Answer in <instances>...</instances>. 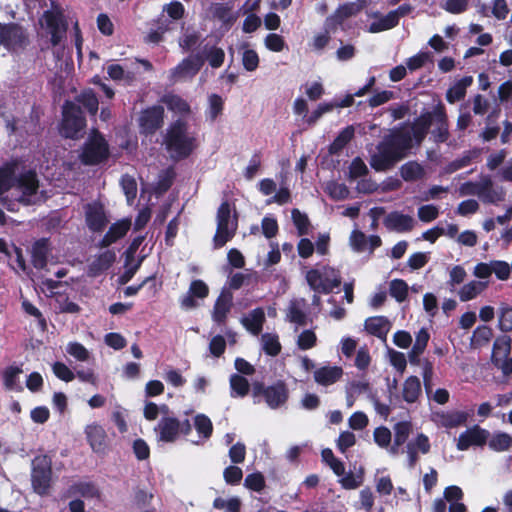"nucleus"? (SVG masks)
<instances>
[{
  "instance_id": "obj_1",
  "label": "nucleus",
  "mask_w": 512,
  "mask_h": 512,
  "mask_svg": "<svg viewBox=\"0 0 512 512\" xmlns=\"http://www.w3.org/2000/svg\"><path fill=\"white\" fill-rule=\"evenodd\" d=\"M18 170L17 162H10L0 168V195L12 189L13 200L7 197L2 198V204L9 211H15L17 203L29 205L33 203L32 197L35 196L38 189V181L34 172H27L16 179L15 175Z\"/></svg>"
},
{
  "instance_id": "obj_2",
  "label": "nucleus",
  "mask_w": 512,
  "mask_h": 512,
  "mask_svg": "<svg viewBox=\"0 0 512 512\" xmlns=\"http://www.w3.org/2000/svg\"><path fill=\"white\" fill-rule=\"evenodd\" d=\"M411 147V131L394 130L378 145V152L371 157L370 164L377 171H385L403 159Z\"/></svg>"
},
{
  "instance_id": "obj_3",
  "label": "nucleus",
  "mask_w": 512,
  "mask_h": 512,
  "mask_svg": "<svg viewBox=\"0 0 512 512\" xmlns=\"http://www.w3.org/2000/svg\"><path fill=\"white\" fill-rule=\"evenodd\" d=\"M163 145L172 159H184L196 148V134L187 122L179 119L167 128Z\"/></svg>"
},
{
  "instance_id": "obj_4",
  "label": "nucleus",
  "mask_w": 512,
  "mask_h": 512,
  "mask_svg": "<svg viewBox=\"0 0 512 512\" xmlns=\"http://www.w3.org/2000/svg\"><path fill=\"white\" fill-rule=\"evenodd\" d=\"M237 216L233 213L231 205L225 201L217 211V230L214 236V245L216 248L224 246L230 241L237 230Z\"/></svg>"
},
{
  "instance_id": "obj_5",
  "label": "nucleus",
  "mask_w": 512,
  "mask_h": 512,
  "mask_svg": "<svg viewBox=\"0 0 512 512\" xmlns=\"http://www.w3.org/2000/svg\"><path fill=\"white\" fill-rule=\"evenodd\" d=\"M306 281L315 292L328 294L341 284V277L334 268L322 266L307 271Z\"/></svg>"
},
{
  "instance_id": "obj_6",
  "label": "nucleus",
  "mask_w": 512,
  "mask_h": 512,
  "mask_svg": "<svg viewBox=\"0 0 512 512\" xmlns=\"http://www.w3.org/2000/svg\"><path fill=\"white\" fill-rule=\"evenodd\" d=\"M51 6L52 9L45 11L42 19L44 20L48 32L51 36V44L54 47V54L59 59L60 54L64 51V49L60 47L59 44L66 35L67 24L64 20V15L58 5L52 1Z\"/></svg>"
},
{
  "instance_id": "obj_7",
  "label": "nucleus",
  "mask_w": 512,
  "mask_h": 512,
  "mask_svg": "<svg viewBox=\"0 0 512 512\" xmlns=\"http://www.w3.org/2000/svg\"><path fill=\"white\" fill-rule=\"evenodd\" d=\"M86 123L81 109L72 102H67L63 108V121L60 132L66 138L76 139L82 135Z\"/></svg>"
},
{
  "instance_id": "obj_8",
  "label": "nucleus",
  "mask_w": 512,
  "mask_h": 512,
  "mask_svg": "<svg viewBox=\"0 0 512 512\" xmlns=\"http://www.w3.org/2000/svg\"><path fill=\"white\" fill-rule=\"evenodd\" d=\"M51 464V459L46 455H39L32 461V486L39 495H45L49 491L52 475Z\"/></svg>"
},
{
  "instance_id": "obj_9",
  "label": "nucleus",
  "mask_w": 512,
  "mask_h": 512,
  "mask_svg": "<svg viewBox=\"0 0 512 512\" xmlns=\"http://www.w3.org/2000/svg\"><path fill=\"white\" fill-rule=\"evenodd\" d=\"M109 148L105 139L97 131H93L84 144L80 158L84 164L94 165L106 160Z\"/></svg>"
},
{
  "instance_id": "obj_10",
  "label": "nucleus",
  "mask_w": 512,
  "mask_h": 512,
  "mask_svg": "<svg viewBox=\"0 0 512 512\" xmlns=\"http://www.w3.org/2000/svg\"><path fill=\"white\" fill-rule=\"evenodd\" d=\"M190 430L191 425L188 420L180 422L177 418L172 416L171 412L162 417L155 427L158 439L163 442H173L180 433L188 434Z\"/></svg>"
},
{
  "instance_id": "obj_11",
  "label": "nucleus",
  "mask_w": 512,
  "mask_h": 512,
  "mask_svg": "<svg viewBox=\"0 0 512 512\" xmlns=\"http://www.w3.org/2000/svg\"><path fill=\"white\" fill-rule=\"evenodd\" d=\"M252 392L255 398L259 395H263L265 402L271 409L282 406L288 398V390L282 382H278L269 387H264L261 382H255L252 385Z\"/></svg>"
},
{
  "instance_id": "obj_12",
  "label": "nucleus",
  "mask_w": 512,
  "mask_h": 512,
  "mask_svg": "<svg viewBox=\"0 0 512 512\" xmlns=\"http://www.w3.org/2000/svg\"><path fill=\"white\" fill-rule=\"evenodd\" d=\"M511 351V339L507 335L498 337L493 345L492 361L503 374L512 373V358L509 357Z\"/></svg>"
},
{
  "instance_id": "obj_13",
  "label": "nucleus",
  "mask_w": 512,
  "mask_h": 512,
  "mask_svg": "<svg viewBox=\"0 0 512 512\" xmlns=\"http://www.w3.org/2000/svg\"><path fill=\"white\" fill-rule=\"evenodd\" d=\"M489 436L488 430L481 428L479 425H474L460 433L456 447L459 451H466L471 446H484Z\"/></svg>"
},
{
  "instance_id": "obj_14",
  "label": "nucleus",
  "mask_w": 512,
  "mask_h": 512,
  "mask_svg": "<svg viewBox=\"0 0 512 512\" xmlns=\"http://www.w3.org/2000/svg\"><path fill=\"white\" fill-rule=\"evenodd\" d=\"M203 65V59L199 56H190L170 71L172 82L191 79Z\"/></svg>"
},
{
  "instance_id": "obj_15",
  "label": "nucleus",
  "mask_w": 512,
  "mask_h": 512,
  "mask_svg": "<svg viewBox=\"0 0 512 512\" xmlns=\"http://www.w3.org/2000/svg\"><path fill=\"white\" fill-rule=\"evenodd\" d=\"M468 413L464 411H435L431 420L438 426L446 429H453L464 425L468 419Z\"/></svg>"
},
{
  "instance_id": "obj_16",
  "label": "nucleus",
  "mask_w": 512,
  "mask_h": 512,
  "mask_svg": "<svg viewBox=\"0 0 512 512\" xmlns=\"http://www.w3.org/2000/svg\"><path fill=\"white\" fill-rule=\"evenodd\" d=\"M164 120L162 106H153L144 110L139 118L140 128L144 133L151 134L159 129Z\"/></svg>"
},
{
  "instance_id": "obj_17",
  "label": "nucleus",
  "mask_w": 512,
  "mask_h": 512,
  "mask_svg": "<svg viewBox=\"0 0 512 512\" xmlns=\"http://www.w3.org/2000/svg\"><path fill=\"white\" fill-rule=\"evenodd\" d=\"M209 294V287L207 284L200 280H193L189 286L188 292L180 299L181 308L184 310H191L198 306L195 298L204 299Z\"/></svg>"
},
{
  "instance_id": "obj_18",
  "label": "nucleus",
  "mask_w": 512,
  "mask_h": 512,
  "mask_svg": "<svg viewBox=\"0 0 512 512\" xmlns=\"http://www.w3.org/2000/svg\"><path fill=\"white\" fill-rule=\"evenodd\" d=\"M430 447L429 438L423 433L417 434L415 438L408 441L406 453L409 467H414L418 461L419 453L427 454L430 451Z\"/></svg>"
},
{
  "instance_id": "obj_19",
  "label": "nucleus",
  "mask_w": 512,
  "mask_h": 512,
  "mask_svg": "<svg viewBox=\"0 0 512 512\" xmlns=\"http://www.w3.org/2000/svg\"><path fill=\"white\" fill-rule=\"evenodd\" d=\"M364 5L360 1L348 2L339 6L335 13L329 16L325 21V27L334 28L336 25L341 24L345 19L358 14Z\"/></svg>"
},
{
  "instance_id": "obj_20",
  "label": "nucleus",
  "mask_w": 512,
  "mask_h": 512,
  "mask_svg": "<svg viewBox=\"0 0 512 512\" xmlns=\"http://www.w3.org/2000/svg\"><path fill=\"white\" fill-rule=\"evenodd\" d=\"M85 434L91 449L95 453H105L107 448V435L101 425L95 423L87 425Z\"/></svg>"
},
{
  "instance_id": "obj_21",
  "label": "nucleus",
  "mask_w": 512,
  "mask_h": 512,
  "mask_svg": "<svg viewBox=\"0 0 512 512\" xmlns=\"http://www.w3.org/2000/svg\"><path fill=\"white\" fill-rule=\"evenodd\" d=\"M24 42V33L22 29L15 25L0 24V44L8 49H15Z\"/></svg>"
},
{
  "instance_id": "obj_22",
  "label": "nucleus",
  "mask_w": 512,
  "mask_h": 512,
  "mask_svg": "<svg viewBox=\"0 0 512 512\" xmlns=\"http://www.w3.org/2000/svg\"><path fill=\"white\" fill-rule=\"evenodd\" d=\"M307 303L304 298L292 299L286 308V320L297 326H304L308 323L306 313Z\"/></svg>"
},
{
  "instance_id": "obj_23",
  "label": "nucleus",
  "mask_w": 512,
  "mask_h": 512,
  "mask_svg": "<svg viewBox=\"0 0 512 512\" xmlns=\"http://www.w3.org/2000/svg\"><path fill=\"white\" fill-rule=\"evenodd\" d=\"M414 219L410 215L398 211L389 213L384 219V225L388 230L399 233L408 232L414 227Z\"/></svg>"
},
{
  "instance_id": "obj_24",
  "label": "nucleus",
  "mask_w": 512,
  "mask_h": 512,
  "mask_svg": "<svg viewBox=\"0 0 512 512\" xmlns=\"http://www.w3.org/2000/svg\"><path fill=\"white\" fill-rule=\"evenodd\" d=\"M233 296L228 290H223L215 301L212 319L218 324L225 322L232 307Z\"/></svg>"
},
{
  "instance_id": "obj_25",
  "label": "nucleus",
  "mask_w": 512,
  "mask_h": 512,
  "mask_svg": "<svg viewBox=\"0 0 512 512\" xmlns=\"http://www.w3.org/2000/svg\"><path fill=\"white\" fill-rule=\"evenodd\" d=\"M85 214L86 223L92 231H101L108 223L104 209L100 204H88L86 206Z\"/></svg>"
},
{
  "instance_id": "obj_26",
  "label": "nucleus",
  "mask_w": 512,
  "mask_h": 512,
  "mask_svg": "<svg viewBox=\"0 0 512 512\" xmlns=\"http://www.w3.org/2000/svg\"><path fill=\"white\" fill-rule=\"evenodd\" d=\"M391 326V321L384 316L370 317L365 321L366 331L384 342H386L387 334L389 333Z\"/></svg>"
},
{
  "instance_id": "obj_27",
  "label": "nucleus",
  "mask_w": 512,
  "mask_h": 512,
  "mask_svg": "<svg viewBox=\"0 0 512 512\" xmlns=\"http://www.w3.org/2000/svg\"><path fill=\"white\" fill-rule=\"evenodd\" d=\"M343 375V370L338 366H323L314 371V380L322 386L336 383Z\"/></svg>"
},
{
  "instance_id": "obj_28",
  "label": "nucleus",
  "mask_w": 512,
  "mask_h": 512,
  "mask_svg": "<svg viewBox=\"0 0 512 512\" xmlns=\"http://www.w3.org/2000/svg\"><path fill=\"white\" fill-rule=\"evenodd\" d=\"M115 259L116 254L113 251H104L90 262L88 266V275L92 277L100 275L102 272L109 269Z\"/></svg>"
},
{
  "instance_id": "obj_29",
  "label": "nucleus",
  "mask_w": 512,
  "mask_h": 512,
  "mask_svg": "<svg viewBox=\"0 0 512 512\" xmlns=\"http://www.w3.org/2000/svg\"><path fill=\"white\" fill-rule=\"evenodd\" d=\"M412 426L409 422L403 421L394 426V443L390 446L388 452L392 456L400 453V447L408 440Z\"/></svg>"
},
{
  "instance_id": "obj_30",
  "label": "nucleus",
  "mask_w": 512,
  "mask_h": 512,
  "mask_svg": "<svg viewBox=\"0 0 512 512\" xmlns=\"http://www.w3.org/2000/svg\"><path fill=\"white\" fill-rule=\"evenodd\" d=\"M480 192L479 198L485 203L496 204L503 201L505 198L504 190L502 188L495 189L490 177L482 178V187Z\"/></svg>"
},
{
  "instance_id": "obj_31",
  "label": "nucleus",
  "mask_w": 512,
  "mask_h": 512,
  "mask_svg": "<svg viewBox=\"0 0 512 512\" xmlns=\"http://www.w3.org/2000/svg\"><path fill=\"white\" fill-rule=\"evenodd\" d=\"M265 322V312L263 308H256L250 311L241 319L243 326L253 335H258Z\"/></svg>"
},
{
  "instance_id": "obj_32",
  "label": "nucleus",
  "mask_w": 512,
  "mask_h": 512,
  "mask_svg": "<svg viewBox=\"0 0 512 512\" xmlns=\"http://www.w3.org/2000/svg\"><path fill=\"white\" fill-rule=\"evenodd\" d=\"M488 287L487 281L472 280L464 284L457 292V295L462 302H467L475 299Z\"/></svg>"
},
{
  "instance_id": "obj_33",
  "label": "nucleus",
  "mask_w": 512,
  "mask_h": 512,
  "mask_svg": "<svg viewBox=\"0 0 512 512\" xmlns=\"http://www.w3.org/2000/svg\"><path fill=\"white\" fill-rule=\"evenodd\" d=\"M473 83L472 76H465L453 83L446 93V100L453 104L462 100L466 95V90Z\"/></svg>"
},
{
  "instance_id": "obj_34",
  "label": "nucleus",
  "mask_w": 512,
  "mask_h": 512,
  "mask_svg": "<svg viewBox=\"0 0 512 512\" xmlns=\"http://www.w3.org/2000/svg\"><path fill=\"white\" fill-rule=\"evenodd\" d=\"M130 224L131 223L129 220H121L114 223L101 240V246L107 247L114 243L115 241H117L118 239L125 236L128 230L130 229Z\"/></svg>"
},
{
  "instance_id": "obj_35",
  "label": "nucleus",
  "mask_w": 512,
  "mask_h": 512,
  "mask_svg": "<svg viewBox=\"0 0 512 512\" xmlns=\"http://www.w3.org/2000/svg\"><path fill=\"white\" fill-rule=\"evenodd\" d=\"M210 12L214 19L219 20L227 27H230L237 20V15L227 4L214 3L210 7Z\"/></svg>"
},
{
  "instance_id": "obj_36",
  "label": "nucleus",
  "mask_w": 512,
  "mask_h": 512,
  "mask_svg": "<svg viewBox=\"0 0 512 512\" xmlns=\"http://www.w3.org/2000/svg\"><path fill=\"white\" fill-rule=\"evenodd\" d=\"M23 372L20 366H9L2 374L3 383L6 389L11 391H22L23 387L20 384L19 376Z\"/></svg>"
},
{
  "instance_id": "obj_37",
  "label": "nucleus",
  "mask_w": 512,
  "mask_h": 512,
  "mask_svg": "<svg viewBox=\"0 0 512 512\" xmlns=\"http://www.w3.org/2000/svg\"><path fill=\"white\" fill-rule=\"evenodd\" d=\"M162 102L167 106V108L178 114L180 116H186L190 114L191 109L187 101L182 99L178 95L168 94L162 98Z\"/></svg>"
},
{
  "instance_id": "obj_38",
  "label": "nucleus",
  "mask_w": 512,
  "mask_h": 512,
  "mask_svg": "<svg viewBox=\"0 0 512 512\" xmlns=\"http://www.w3.org/2000/svg\"><path fill=\"white\" fill-rule=\"evenodd\" d=\"M488 446L495 452H505L512 447V436L506 432H495L489 436Z\"/></svg>"
},
{
  "instance_id": "obj_39",
  "label": "nucleus",
  "mask_w": 512,
  "mask_h": 512,
  "mask_svg": "<svg viewBox=\"0 0 512 512\" xmlns=\"http://www.w3.org/2000/svg\"><path fill=\"white\" fill-rule=\"evenodd\" d=\"M425 170L419 163L409 161L400 167V175L407 182L417 181L423 178Z\"/></svg>"
},
{
  "instance_id": "obj_40",
  "label": "nucleus",
  "mask_w": 512,
  "mask_h": 512,
  "mask_svg": "<svg viewBox=\"0 0 512 512\" xmlns=\"http://www.w3.org/2000/svg\"><path fill=\"white\" fill-rule=\"evenodd\" d=\"M48 244L45 239L37 241L32 248V263L35 268L43 269L47 264Z\"/></svg>"
},
{
  "instance_id": "obj_41",
  "label": "nucleus",
  "mask_w": 512,
  "mask_h": 512,
  "mask_svg": "<svg viewBox=\"0 0 512 512\" xmlns=\"http://www.w3.org/2000/svg\"><path fill=\"white\" fill-rule=\"evenodd\" d=\"M421 393V383L416 376L408 377L403 384V398L408 403H413L417 400Z\"/></svg>"
},
{
  "instance_id": "obj_42",
  "label": "nucleus",
  "mask_w": 512,
  "mask_h": 512,
  "mask_svg": "<svg viewBox=\"0 0 512 512\" xmlns=\"http://www.w3.org/2000/svg\"><path fill=\"white\" fill-rule=\"evenodd\" d=\"M262 350L269 356H277L281 352V344L276 333H264L261 338Z\"/></svg>"
},
{
  "instance_id": "obj_43",
  "label": "nucleus",
  "mask_w": 512,
  "mask_h": 512,
  "mask_svg": "<svg viewBox=\"0 0 512 512\" xmlns=\"http://www.w3.org/2000/svg\"><path fill=\"white\" fill-rule=\"evenodd\" d=\"M230 388H231V397H244L248 394L249 391V383L247 379L239 374H232L230 376Z\"/></svg>"
},
{
  "instance_id": "obj_44",
  "label": "nucleus",
  "mask_w": 512,
  "mask_h": 512,
  "mask_svg": "<svg viewBox=\"0 0 512 512\" xmlns=\"http://www.w3.org/2000/svg\"><path fill=\"white\" fill-rule=\"evenodd\" d=\"M354 136V128L353 126H348L344 128L339 135L335 138V140L331 143L329 147V152L331 154H336L341 151L353 138Z\"/></svg>"
},
{
  "instance_id": "obj_45",
  "label": "nucleus",
  "mask_w": 512,
  "mask_h": 512,
  "mask_svg": "<svg viewBox=\"0 0 512 512\" xmlns=\"http://www.w3.org/2000/svg\"><path fill=\"white\" fill-rule=\"evenodd\" d=\"M398 19L393 11H390L386 16L382 17L376 22H373L369 27V32L377 33L380 31L388 30L398 24Z\"/></svg>"
},
{
  "instance_id": "obj_46",
  "label": "nucleus",
  "mask_w": 512,
  "mask_h": 512,
  "mask_svg": "<svg viewBox=\"0 0 512 512\" xmlns=\"http://www.w3.org/2000/svg\"><path fill=\"white\" fill-rule=\"evenodd\" d=\"M408 290L407 283L402 279H394L389 284V293L397 302L406 300Z\"/></svg>"
},
{
  "instance_id": "obj_47",
  "label": "nucleus",
  "mask_w": 512,
  "mask_h": 512,
  "mask_svg": "<svg viewBox=\"0 0 512 512\" xmlns=\"http://www.w3.org/2000/svg\"><path fill=\"white\" fill-rule=\"evenodd\" d=\"M242 64L246 71L253 72L259 66V56L257 52L250 49L247 45L242 47Z\"/></svg>"
},
{
  "instance_id": "obj_48",
  "label": "nucleus",
  "mask_w": 512,
  "mask_h": 512,
  "mask_svg": "<svg viewBox=\"0 0 512 512\" xmlns=\"http://www.w3.org/2000/svg\"><path fill=\"white\" fill-rule=\"evenodd\" d=\"M296 344L300 350L312 349L317 344V336L311 329L303 330L297 336Z\"/></svg>"
},
{
  "instance_id": "obj_49",
  "label": "nucleus",
  "mask_w": 512,
  "mask_h": 512,
  "mask_svg": "<svg viewBox=\"0 0 512 512\" xmlns=\"http://www.w3.org/2000/svg\"><path fill=\"white\" fill-rule=\"evenodd\" d=\"M325 192L334 200H344L350 193L346 185L334 181L326 184Z\"/></svg>"
},
{
  "instance_id": "obj_50",
  "label": "nucleus",
  "mask_w": 512,
  "mask_h": 512,
  "mask_svg": "<svg viewBox=\"0 0 512 512\" xmlns=\"http://www.w3.org/2000/svg\"><path fill=\"white\" fill-rule=\"evenodd\" d=\"M194 426L198 434L204 439H208L213 431V425L209 417L204 414H198L194 418Z\"/></svg>"
},
{
  "instance_id": "obj_51",
  "label": "nucleus",
  "mask_w": 512,
  "mask_h": 512,
  "mask_svg": "<svg viewBox=\"0 0 512 512\" xmlns=\"http://www.w3.org/2000/svg\"><path fill=\"white\" fill-rule=\"evenodd\" d=\"M169 412L170 410L165 404L158 406L153 402H147L144 406L143 414L145 419L148 421H153L156 420L159 415L164 417L165 415L169 414Z\"/></svg>"
},
{
  "instance_id": "obj_52",
  "label": "nucleus",
  "mask_w": 512,
  "mask_h": 512,
  "mask_svg": "<svg viewBox=\"0 0 512 512\" xmlns=\"http://www.w3.org/2000/svg\"><path fill=\"white\" fill-rule=\"evenodd\" d=\"M66 352L80 362H86L90 359V352L78 342L68 343L66 346Z\"/></svg>"
},
{
  "instance_id": "obj_53",
  "label": "nucleus",
  "mask_w": 512,
  "mask_h": 512,
  "mask_svg": "<svg viewBox=\"0 0 512 512\" xmlns=\"http://www.w3.org/2000/svg\"><path fill=\"white\" fill-rule=\"evenodd\" d=\"M499 329L504 332L512 331V307L502 304L499 308Z\"/></svg>"
},
{
  "instance_id": "obj_54",
  "label": "nucleus",
  "mask_w": 512,
  "mask_h": 512,
  "mask_svg": "<svg viewBox=\"0 0 512 512\" xmlns=\"http://www.w3.org/2000/svg\"><path fill=\"white\" fill-rule=\"evenodd\" d=\"M322 459L330 466V468L333 470V472L336 475H338V476L344 475V472H345L344 465L340 460H338L334 456L331 449L326 448V449L322 450Z\"/></svg>"
},
{
  "instance_id": "obj_55",
  "label": "nucleus",
  "mask_w": 512,
  "mask_h": 512,
  "mask_svg": "<svg viewBox=\"0 0 512 512\" xmlns=\"http://www.w3.org/2000/svg\"><path fill=\"white\" fill-rule=\"evenodd\" d=\"M493 336L492 329L488 326L477 327L472 336V343L476 346L487 344Z\"/></svg>"
},
{
  "instance_id": "obj_56",
  "label": "nucleus",
  "mask_w": 512,
  "mask_h": 512,
  "mask_svg": "<svg viewBox=\"0 0 512 512\" xmlns=\"http://www.w3.org/2000/svg\"><path fill=\"white\" fill-rule=\"evenodd\" d=\"M78 101L91 113L95 115L98 110V99L91 90L84 91L78 97Z\"/></svg>"
},
{
  "instance_id": "obj_57",
  "label": "nucleus",
  "mask_w": 512,
  "mask_h": 512,
  "mask_svg": "<svg viewBox=\"0 0 512 512\" xmlns=\"http://www.w3.org/2000/svg\"><path fill=\"white\" fill-rule=\"evenodd\" d=\"M374 441L381 448H387L389 450L392 434L391 431L384 426L377 427L373 433Z\"/></svg>"
},
{
  "instance_id": "obj_58",
  "label": "nucleus",
  "mask_w": 512,
  "mask_h": 512,
  "mask_svg": "<svg viewBox=\"0 0 512 512\" xmlns=\"http://www.w3.org/2000/svg\"><path fill=\"white\" fill-rule=\"evenodd\" d=\"M429 61H432V56L430 53L419 52L416 55L408 58L406 65L410 71H415L423 67Z\"/></svg>"
},
{
  "instance_id": "obj_59",
  "label": "nucleus",
  "mask_w": 512,
  "mask_h": 512,
  "mask_svg": "<svg viewBox=\"0 0 512 512\" xmlns=\"http://www.w3.org/2000/svg\"><path fill=\"white\" fill-rule=\"evenodd\" d=\"M477 155L478 153L476 151H470L465 153L462 157L452 161L449 165H447V167L445 168L446 172L453 173L461 168L468 166L471 163L472 159L475 158Z\"/></svg>"
},
{
  "instance_id": "obj_60",
  "label": "nucleus",
  "mask_w": 512,
  "mask_h": 512,
  "mask_svg": "<svg viewBox=\"0 0 512 512\" xmlns=\"http://www.w3.org/2000/svg\"><path fill=\"white\" fill-rule=\"evenodd\" d=\"M368 168L364 161L360 158H355L352 160L349 171H348V178L349 180H356L360 177H363L367 174Z\"/></svg>"
},
{
  "instance_id": "obj_61",
  "label": "nucleus",
  "mask_w": 512,
  "mask_h": 512,
  "mask_svg": "<svg viewBox=\"0 0 512 512\" xmlns=\"http://www.w3.org/2000/svg\"><path fill=\"white\" fill-rule=\"evenodd\" d=\"M469 0H443L441 7L451 14H461L468 8Z\"/></svg>"
},
{
  "instance_id": "obj_62",
  "label": "nucleus",
  "mask_w": 512,
  "mask_h": 512,
  "mask_svg": "<svg viewBox=\"0 0 512 512\" xmlns=\"http://www.w3.org/2000/svg\"><path fill=\"white\" fill-rule=\"evenodd\" d=\"M53 373L57 378L65 382H71L75 378L74 372L63 362H55L52 365Z\"/></svg>"
},
{
  "instance_id": "obj_63",
  "label": "nucleus",
  "mask_w": 512,
  "mask_h": 512,
  "mask_svg": "<svg viewBox=\"0 0 512 512\" xmlns=\"http://www.w3.org/2000/svg\"><path fill=\"white\" fill-rule=\"evenodd\" d=\"M240 500L236 497L224 499L218 497L213 502V507L216 509H226L229 512H238L240 508Z\"/></svg>"
},
{
  "instance_id": "obj_64",
  "label": "nucleus",
  "mask_w": 512,
  "mask_h": 512,
  "mask_svg": "<svg viewBox=\"0 0 512 512\" xmlns=\"http://www.w3.org/2000/svg\"><path fill=\"white\" fill-rule=\"evenodd\" d=\"M265 47L273 52H281L285 48V41L282 36L270 33L264 40Z\"/></svg>"
}]
</instances>
